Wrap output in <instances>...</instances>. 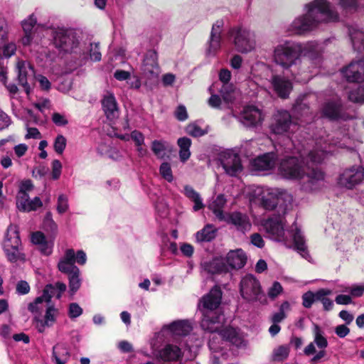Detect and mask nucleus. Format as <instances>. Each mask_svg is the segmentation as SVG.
Listing matches in <instances>:
<instances>
[{
    "mask_svg": "<svg viewBox=\"0 0 364 364\" xmlns=\"http://www.w3.org/2000/svg\"><path fill=\"white\" fill-rule=\"evenodd\" d=\"M331 152V144L326 140L317 139L312 149L299 153V158L289 156L282 159L278 167L279 173L284 178L302 180L303 188L306 191L316 190L323 179V174L320 170L305 165V161L319 164Z\"/></svg>",
    "mask_w": 364,
    "mask_h": 364,
    "instance_id": "1",
    "label": "nucleus"
},
{
    "mask_svg": "<svg viewBox=\"0 0 364 364\" xmlns=\"http://www.w3.org/2000/svg\"><path fill=\"white\" fill-rule=\"evenodd\" d=\"M346 13H353L364 9V0H335ZM306 14L296 18L289 26L292 34H303L316 28L321 23L336 21L337 11L329 0H314L305 5Z\"/></svg>",
    "mask_w": 364,
    "mask_h": 364,
    "instance_id": "2",
    "label": "nucleus"
},
{
    "mask_svg": "<svg viewBox=\"0 0 364 364\" xmlns=\"http://www.w3.org/2000/svg\"><path fill=\"white\" fill-rule=\"evenodd\" d=\"M221 299L222 291L217 286L200 299L198 308L202 314L200 326L204 331L215 332L223 323L224 316L219 309Z\"/></svg>",
    "mask_w": 364,
    "mask_h": 364,
    "instance_id": "3",
    "label": "nucleus"
},
{
    "mask_svg": "<svg viewBox=\"0 0 364 364\" xmlns=\"http://www.w3.org/2000/svg\"><path fill=\"white\" fill-rule=\"evenodd\" d=\"M301 45L285 41L274 47L273 61L284 69H289L299 61Z\"/></svg>",
    "mask_w": 364,
    "mask_h": 364,
    "instance_id": "4",
    "label": "nucleus"
},
{
    "mask_svg": "<svg viewBox=\"0 0 364 364\" xmlns=\"http://www.w3.org/2000/svg\"><path fill=\"white\" fill-rule=\"evenodd\" d=\"M271 133L283 136L287 144L291 143V135L298 129L297 124L286 110H279L274 114L269 125Z\"/></svg>",
    "mask_w": 364,
    "mask_h": 364,
    "instance_id": "5",
    "label": "nucleus"
},
{
    "mask_svg": "<svg viewBox=\"0 0 364 364\" xmlns=\"http://www.w3.org/2000/svg\"><path fill=\"white\" fill-rule=\"evenodd\" d=\"M53 44L59 51L81 54L82 45L77 33L73 29L59 28L53 31Z\"/></svg>",
    "mask_w": 364,
    "mask_h": 364,
    "instance_id": "6",
    "label": "nucleus"
},
{
    "mask_svg": "<svg viewBox=\"0 0 364 364\" xmlns=\"http://www.w3.org/2000/svg\"><path fill=\"white\" fill-rule=\"evenodd\" d=\"M229 35L233 38V43L238 52L247 53L256 47L255 35L250 30L237 27L229 31Z\"/></svg>",
    "mask_w": 364,
    "mask_h": 364,
    "instance_id": "7",
    "label": "nucleus"
},
{
    "mask_svg": "<svg viewBox=\"0 0 364 364\" xmlns=\"http://www.w3.org/2000/svg\"><path fill=\"white\" fill-rule=\"evenodd\" d=\"M66 285L63 282H58L54 285L47 284L41 296L37 297L35 301L28 306V310L32 313L38 314L43 308V304H49L52 297L55 296L60 299L62 294L66 290Z\"/></svg>",
    "mask_w": 364,
    "mask_h": 364,
    "instance_id": "8",
    "label": "nucleus"
},
{
    "mask_svg": "<svg viewBox=\"0 0 364 364\" xmlns=\"http://www.w3.org/2000/svg\"><path fill=\"white\" fill-rule=\"evenodd\" d=\"M240 294L243 299L249 301L264 299L259 282L252 274H247L242 279Z\"/></svg>",
    "mask_w": 364,
    "mask_h": 364,
    "instance_id": "9",
    "label": "nucleus"
},
{
    "mask_svg": "<svg viewBox=\"0 0 364 364\" xmlns=\"http://www.w3.org/2000/svg\"><path fill=\"white\" fill-rule=\"evenodd\" d=\"M267 73H270L271 75L269 78L266 79V82L262 83V86L267 89L266 84H268L279 97L287 98L292 90L291 82L283 75L273 73L269 67ZM267 75H268V73H267Z\"/></svg>",
    "mask_w": 364,
    "mask_h": 364,
    "instance_id": "10",
    "label": "nucleus"
},
{
    "mask_svg": "<svg viewBox=\"0 0 364 364\" xmlns=\"http://www.w3.org/2000/svg\"><path fill=\"white\" fill-rule=\"evenodd\" d=\"M16 69L17 71V80L22 86L28 95L31 90L29 83L35 79V70L30 62L23 60H18L16 63Z\"/></svg>",
    "mask_w": 364,
    "mask_h": 364,
    "instance_id": "11",
    "label": "nucleus"
},
{
    "mask_svg": "<svg viewBox=\"0 0 364 364\" xmlns=\"http://www.w3.org/2000/svg\"><path fill=\"white\" fill-rule=\"evenodd\" d=\"M364 179V169L361 166H353L345 170L339 177L338 183L345 188L352 189Z\"/></svg>",
    "mask_w": 364,
    "mask_h": 364,
    "instance_id": "12",
    "label": "nucleus"
},
{
    "mask_svg": "<svg viewBox=\"0 0 364 364\" xmlns=\"http://www.w3.org/2000/svg\"><path fill=\"white\" fill-rule=\"evenodd\" d=\"M224 26L223 19L217 20L212 26L210 36L208 41L206 55L213 56L221 48L222 32Z\"/></svg>",
    "mask_w": 364,
    "mask_h": 364,
    "instance_id": "13",
    "label": "nucleus"
},
{
    "mask_svg": "<svg viewBox=\"0 0 364 364\" xmlns=\"http://www.w3.org/2000/svg\"><path fill=\"white\" fill-rule=\"evenodd\" d=\"M303 54L306 58L302 61V65L306 67L312 63L314 67H317L321 63V47L315 41L308 42L304 46L301 45L300 55Z\"/></svg>",
    "mask_w": 364,
    "mask_h": 364,
    "instance_id": "14",
    "label": "nucleus"
},
{
    "mask_svg": "<svg viewBox=\"0 0 364 364\" xmlns=\"http://www.w3.org/2000/svg\"><path fill=\"white\" fill-rule=\"evenodd\" d=\"M262 226L269 236L277 241H284V223L281 216H274L264 220Z\"/></svg>",
    "mask_w": 364,
    "mask_h": 364,
    "instance_id": "15",
    "label": "nucleus"
},
{
    "mask_svg": "<svg viewBox=\"0 0 364 364\" xmlns=\"http://www.w3.org/2000/svg\"><path fill=\"white\" fill-rule=\"evenodd\" d=\"M255 200L266 210H273L277 205L278 198L272 190L257 187L254 191Z\"/></svg>",
    "mask_w": 364,
    "mask_h": 364,
    "instance_id": "16",
    "label": "nucleus"
},
{
    "mask_svg": "<svg viewBox=\"0 0 364 364\" xmlns=\"http://www.w3.org/2000/svg\"><path fill=\"white\" fill-rule=\"evenodd\" d=\"M236 117L247 127H255L263 121L261 110L255 106L245 107L240 115Z\"/></svg>",
    "mask_w": 364,
    "mask_h": 364,
    "instance_id": "17",
    "label": "nucleus"
},
{
    "mask_svg": "<svg viewBox=\"0 0 364 364\" xmlns=\"http://www.w3.org/2000/svg\"><path fill=\"white\" fill-rule=\"evenodd\" d=\"M221 164L225 172L230 176H236L242 170L241 160L238 154L228 151L221 156Z\"/></svg>",
    "mask_w": 364,
    "mask_h": 364,
    "instance_id": "18",
    "label": "nucleus"
},
{
    "mask_svg": "<svg viewBox=\"0 0 364 364\" xmlns=\"http://www.w3.org/2000/svg\"><path fill=\"white\" fill-rule=\"evenodd\" d=\"M341 72L348 82H362L364 80V60L352 62Z\"/></svg>",
    "mask_w": 364,
    "mask_h": 364,
    "instance_id": "19",
    "label": "nucleus"
},
{
    "mask_svg": "<svg viewBox=\"0 0 364 364\" xmlns=\"http://www.w3.org/2000/svg\"><path fill=\"white\" fill-rule=\"evenodd\" d=\"M143 74L149 78L156 77L159 74L157 63V53L154 50H149L142 63Z\"/></svg>",
    "mask_w": 364,
    "mask_h": 364,
    "instance_id": "20",
    "label": "nucleus"
},
{
    "mask_svg": "<svg viewBox=\"0 0 364 364\" xmlns=\"http://www.w3.org/2000/svg\"><path fill=\"white\" fill-rule=\"evenodd\" d=\"M225 221L232 225L237 230L245 232L250 230L252 224L246 214L240 212H233L225 217Z\"/></svg>",
    "mask_w": 364,
    "mask_h": 364,
    "instance_id": "21",
    "label": "nucleus"
},
{
    "mask_svg": "<svg viewBox=\"0 0 364 364\" xmlns=\"http://www.w3.org/2000/svg\"><path fill=\"white\" fill-rule=\"evenodd\" d=\"M75 251L73 249H68L64 256L60 259L58 268L60 272L67 274L79 272V268L75 265Z\"/></svg>",
    "mask_w": 364,
    "mask_h": 364,
    "instance_id": "22",
    "label": "nucleus"
},
{
    "mask_svg": "<svg viewBox=\"0 0 364 364\" xmlns=\"http://www.w3.org/2000/svg\"><path fill=\"white\" fill-rule=\"evenodd\" d=\"M275 164L276 155L272 152L259 156L252 161L253 169L259 171L272 170Z\"/></svg>",
    "mask_w": 364,
    "mask_h": 364,
    "instance_id": "23",
    "label": "nucleus"
},
{
    "mask_svg": "<svg viewBox=\"0 0 364 364\" xmlns=\"http://www.w3.org/2000/svg\"><path fill=\"white\" fill-rule=\"evenodd\" d=\"M58 310L54 306L50 305L47 307L44 319L35 318L36 327L40 333L44 332L46 328L51 327L56 321L58 316Z\"/></svg>",
    "mask_w": 364,
    "mask_h": 364,
    "instance_id": "24",
    "label": "nucleus"
},
{
    "mask_svg": "<svg viewBox=\"0 0 364 364\" xmlns=\"http://www.w3.org/2000/svg\"><path fill=\"white\" fill-rule=\"evenodd\" d=\"M102 106L108 119L113 120L119 117L118 105L112 93H107L104 96L102 100Z\"/></svg>",
    "mask_w": 364,
    "mask_h": 364,
    "instance_id": "25",
    "label": "nucleus"
},
{
    "mask_svg": "<svg viewBox=\"0 0 364 364\" xmlns=\"http://www.w3.org/2000/svg\"><path fill=\"white\" fill-rule=\"evenodd\" d=\"M247 262V256L241 249L230 251L226 257V265L230 269H241Z\"/></svg>",
    "mask_w": 364,
    "mask_h": 364,
    "instance_id": "26",
    "label": "nucleus"
},
{
    "mask_svg": "<svg viewBox=\"0 0 364 364\" xmlns=\"http://www.w3.org/2000/svg\"><path fill=\"white\" fill-rule=\"evenodd\" d=\"M183 356L181 348L172 344H167L159 351V357L165 362L178 361Z\"/></svg>",
    "mask_w": 364,
    "mask_h": 364,
    "instance_id": "27",
    "label": "nucleus"
},
{
    "mask_svg": "<svg viewBox=\"0 0 364 364\" xmlns=\"http://www.w3.org/2000/svg\"><path fill=\"white\" fill-rule=\"evenodd\" d=\"M217 339H218V337L213 336L208 343L209 348L212 351L211 360L213 364H223V361L227 360L228 353L225 349V346H218Z\"/></svg>",
    "mask_w": 364,
    "mask_h": 364,
    "instance_id": "28",
    "label": "nucleus"
},
{
    "mask_svg": "<svg viewBox=\"0 0 364 364\" xmlns=\"http://www.w3.org/2000/svg\"><path fill=\"white\" fill-rule=\"evenodd\" d=\"M22 247L18 228L15 225H9L4 241V250H10L14 247Z\"/></svg>",
    "mask_w": 364,
    "mask_h": 364,
    "instance_id": "29",
    "label": "nucleus"
},
{
    "mask_svg": "<svg viewBox=\"0 0 364 364\" xmlns=\"http://www.w3.org/2000/svg\"><path fill=\"white\" fill-rule=\"evenodd\" d=\"M151 149L154 154L160 159L168 157L173 151L172 145L165 140H154Z\"/></svg>",
    "mask_w": 364,
    "mask_h": 364,
    "instance_id": "30",
    "label": "nucleus"
},
{
    "mask_svg": "<svg viewBox=\"0 0 364 364\" xmlns=\"http://www.w3.org/2000/svg\"><path fill=\"white\" fill-rule=\"evenodd\" d=\"M43 206V203L39 197H35L33 199L30 196L16 200V207L22 212L35 211Z\"/></svg>",
    "mask_w": 364,
    "mask_h": 364,
    "instance_id": "31",
    "label": "nucleus"
},
{
    "mask_svg": "<svg viewBox=\"0 0 364 364\" xmlns=\"http://www.w3.org/2000/svg\"><path fill=\"white\" fill-rule=\"evenodd\" d=\"M201 267L210 274L228 272V267L223 258H214L210 261H205L201 264Z\"/></svg>",
    "mask_w": 364,
    "mask_h": 364,
    "instance_id": "32",
    "label": "nucleus"
},
{
    "mask_svg": "<svg viewBox=\"0 0 364 364\" xmlns=\"http://www.w3.org/2000/svg\"><path fill=\"white\" fill-rule=\"evenodd\" d=\"M70 358V352L64 344L58 343L53 348L52 359L55 364H66Z\"/></svg>",
    "mask_w": 364,
    "mask_h": 364,
    "instance_id": "33",
    "label": "nucleus"
},
{
    "mask_svg": "<svg viewBox=\"0 0 364 364\" xmlns=\"http://www.w3.org/2000/svg\"><path fill=\"white\" fill-rule=\"evenodd\" d=\"M341 103L340 100L327 102L322 108L323 114L331 119L341 118Z\"/></svg>",
    "mask_w": 364,
    "mask_h": 364,
    "instance_id": "34",
    "label": "nucleus"
},
{
    "mask_svg": "<svg viewBox=\"0 0 364 364\" xmlns=\"http://www.w3.org/2000/svg\"><path fill=\"white\" fill-rule=\"evenodd\" d=\"M168 329L176 336H186L193 329L191 323L186 320L174 321L168 326Z\"/></svg>",
    "mask_w": 364,
    "mask_h": 364,
    "instance_id": "35",
    "label": "nucleus"
},
{
    "mask_svg": "<svg viewBox=\"0 0 364 364\" xmlns=\"http://www.w3.org/2000/svg\"><path fill=\"white\" fill-rule=\"evenodd\" d=\"M82 59H87L88 57L93 61H100L101 60V53L100 52L98 43H89V45H82L81 54H79Z\"/></svg>",
    "mask_w": 364,
    "mask_h": 364,
    "instance_id": "36",
    "label": "nucleus"
},
{
    "mask_svg": "<svg viewBox=\"0 0 364 364\" xmlns=\"http://www.w3.org/2000/svg\"><path fill=\"white\" fill-rule=\"evenodd\" d=\"M293 240L296 250L302 256V257L308 259L309 254L307 250L304 237L299 229L295 228V232L293 235Z\"/></svg>",
    "mask_w": 364,
    "mask_h": 364,
    "instance_id": "37",
    "label": "nucleus"
},
{
    "mask_svg": "<svg viewBox=\"0 0 364 364\" xmlns=\"http://www.w3.org/2000/svg\"><path fill=\"white\" fill-rule=\"evenodd\" d=\"M225 203L226 199L223 195L220 194L209 205V208L213 212L217 218L221 221L225 220V217L223 214V208Z\"/></svg>",
    "mask_w": 364,
    "mask_h": 364,
    "instance_id": "38",
    "label": "nucleus"
},
{
    "mask_svg": "<svg viewBox=\"0 0 364 364\" xmlns=\"http://www.w3.org/2000/svg\"><path fill=\"white\" fill-rule=\"evenodd\" d=\"M177 144L180 148V159L181 161L185 162L191 156L190 147L191 146V140L188 137H181L178 139Z\"/></svg>",
    "mask_w": 364,
    "mask_h": 364,
    "instance_id": "39",
    "label": "nucleus"
},
{
    "mask_svg": "<svg viewBox=\"0 0 364 364\" xmlns=\"http://www.w3.org/2000/svg\"><path fill=\"white\" fill-rule=\"evenodd\" d=\"M184 193L186 197L194 203L193 210L198 211L204 207L200 194L196 192L191 186H186L184 187Z\"/></svg>",
    "mask_w": 364,
    "mask_h": 364,
    "instance_id": "40",
    "label": "nucleus"
},
{
    "mask_svg": "<svg viewBox=\"0 0 364 364\" xmlns=\"http://www.w3.org/2000/svg\"><path fill=\"white\" fill-rule=\"evenodd\" d=\"M220 337H223L224 338V340H223L222 345H224L228 341L237 346H240L242 343L241 338L238 336L236 331L232 328H228L223 330L221 332Z\"/></svg>",
    "mask_w": 364,
    "mask_h": 364,
    "instance_id": "41",
    "label": "nucleus"
},
{
    "mask_svg": "<svg viewBox=\"0 0 364 364\" xmlns=\"http://www.w3.org/2000/svg\"><path fill=\"white\" fill-rule=\"evenodd\" d=\"M198 242H210L215 237V229L211 225H207L198 231L196 235Z\"/></svg>",
    "mask_w": 364,
    "mask_h": 364,
    "instance_id": "42",
    "label": "nucleus"
},
{
    "mask_svg": "<svg viewBox=\"0 0 364 364\" xmlns=\"http://www.w3.org/2000/svg\"><path fill=\"white\" fill-rule=\"evenodd\" d=\"M7 259L11 262H16L18 261H24L25 255L23 252V247H14L11 250H4Z\"/></svg>",
    "mask_w": 364,
    "mask_h": 364,
    "instance_id": "43",
    "label": "nucleus"
},
{
    "mask_svg": "<svg viewBox=\"0 0 364 364\" xmlns=\"http://www.w3.org/2000/svg\"><path fill=\"white\" fill-rule=\"evenodd\" d=\"M34 188L32 181L29 179L22 181L19 185V190L16 196V200L26 198L29 196V193Z\"/></svg>",
    "mask_w": 364,
    "mask_h": 364,
    "instance_id": "44",
    "label": "nucleus"
},
{
    "mask_svg": "<svg viewBox=\"0 0 364 364\" xmlns=\"http://www.w3.org/2000/svg\"><path fill=\"white\" fill-rule=\"evenodd\" d=\"M314 343L319 348H325L328 346V341L323 336V332L320 327L315 324L314 326Z\"/></svg>",
    "mask_w": 364,
    "mask_h": 364,
    "instance_id": "45",
    "label": "nucleus"
},
{
    "mask_svg": "<svg viewBox=\"0 0 364 364\" xmlns=\"http://www.w3.org/2000/svg\"><path fill=\"white\" fill-rule=\"evenodd\" d=\"M69 288L72 295L80 289L81 286V279L80 278V271L68 275Z\"/></svg>",
    "mask_w": 364,
    "mask_h": 364,
    "instance_id": "46",
    "label": "nucleus"
},
{
    "mask_svg": "<svg viewBox=\"0 0 364 364\" xmlns=\"http://www.w3.org/2000/svg\"><path fill=\"white\" fill-rule=\"evenodd\" d=\"M289 353V348L286 346H280L273 351V359L275 361H283L287 359Z\"/></svg>",
    "mask_w": 364,
    "mask_h": 364,
    "instance_id": "47",
    "label": "nucleus"
},
{
    "mask_svg": "<svg viewBox=\"0 0 364 364\" xmlns=\"http://www.w3.org/2000/svg\"><path fill=\"white\" fill-rule=\"evenodd\" d=\"M69 209L68 198L65 194H60L57 199L56 210L59 214H63Z\"/></svg>",
    "mask_w": 364,
    "mask_h": 364,
    "instance_id": "48",
    "label": "nucleus"
},
{
    "mask_svg": "<svg viewBox=\"0 0 364 364\" xmlns=\"http://www.w3.org/2000/svg\"><path fill=\"white\" fill-rule=\"evenodd\" d=\"M352 44L355 50L359 52L364 50V33L358 32L351 36Z\"/></svg>",
    "mask_w": 364,
    "mask_h": 364,
    "instance_id": "49",
    "label": "nucleus"
},
{
    "mask_svg": "<svg viewBox=\"0 0 364 364\" xmlns=\"http://www.w3.org/2000/svg\"><path fill=\"white\" fill-rule=\"evenodd\" d=\"M43 228L47 231H50L52 232H55L58 229V225L55 222L53 219V215L50 212L46 213L45 218L43 219Z\"/></svg>",
    "mask_w": 364,
    "mask_h": 364,
    "instance_id": "50",
    "label": "nucleus"
},
{
    "mask_svg": "<svg viewBox=\"0 0 364 364\" xmlns=\"http://www.w3.org/2000/svg\"><path fill=\"white\" fill-rule=\"evenodd\" d=\"M159 172L161 176L167 181L171 182L173 180L171 167L168 163H162L159 168Z\"/></svg>",
    "mask_w": 364,
    "mask_h": 364,
    "instance_id": "51",
    "label": "nucleus"
},
{
    "mask_svg": "<svg viewBox=\"0 0 364 364\" xmlns=\"http://www.w3.org/2000/svg\"><path fill=\"white\" fill-rule=\"evenodd\" d=\"M66 144L65 137L61 134L58 135L53 144L55 151L58 154H62L66 147Z\"/></svg>",
    "mask_w": 364,
    "mask_h": 364,
    "instance_id": "52",
    "label": "nucleus"
},
{
    "mask_svg": "<svg viewBox=\"0 0 364 364\" xmlns=\"http://www.w3.org/2000/svg\"><path fill=\"white\" fill-rule=\"evenodd\" d=\"M186 133L193 137L203 136L205 132L196 124H189L186 128Z\"/></svg>",
    "mask_w": 364,
    "mask_h": 364,
    "instance_id": "53",
    "label": "nucleus"
},
{
    "mask_svg": "<svg viewBox=\"0 0 364 364\" xmlns=\"http://www.w3.org/2000/svg\"><path fill=\"white\" fill-rule=\"evenodd\" d=\"M0 50H2L3 56L5 58H9L15 53L16 46L15 43L12 42L8 43V41H6L1 45Z\"/></svg>",
    "mask_w": 364,
    "mask_h": 364,
    "instance_id": "54",
    "label": "nucleus"
},
{
    "mask_svg": "<svg viewBox=\"0 0 364 364\" xmlns=\"http://www.w3.org/2000/svg\"><path fill=\"white\" fill-rule=\"evenodd\" d=\"M348 98L354 102H364V87H359L357 90L351 91Z\"/></svg>",
    "mask_w": 364,
    "mask_h": 364,
    "instance_id": "55",
    "label": "nucleus"
},
{
    "mask_svg": "<svg viewBox=\"0 0 364 364\" xmlns=\"http://www.w3.org/2000/svg\"><path fill=\"white\" fill-rule=\"evenodd\" d=\"M37 23V19L33 14L31 15L27 19L22 22V27L25 33H30L34 26Z\"/></svg>",
    "mask_w": 364,
    "mask_h": 364,
    "instance_id": "56",
    "label": "nucleus"
},
{
    "mask_svg": "<svg viewBox=\"0 0 364 364\" xmlns=\"http://www.w3.org/2000/svg\"><path fill=\"white\" fill-rule=\"evenodd\" d=\"M62 170V164L58 159H55L52 162V178L57 180L60 178Z\"/></svg>",
    "mask_w": 364,
    "mask_h": 364,
    "instance_id": "57",
    "label": "nucleus"
},
{
    "mask_svg": "<svg viewBox=\"0 0 364 364\" xmlns=\"http://www.w3.org/2000/svg\"><path fill=\"white\" fill-rule=\"evenodd\" d=\"M82 314V309L77 303H71L69 306L68 314L70 318H75Z\"/></svg>",
    "mask_w": 364,
    "mask_h": 364,
    "instance_id": "58",
    "label": "nucleus"
},
{
    "mask_svg": "<svg viewBox=\"0 0 364 364\" xmlns=\"http://www.w3.org/2000/svg\"><path fill=\"white\" fill-rule=\"evenodd\" d=\"M282 291L280 283L274 282L272 286L268 290V296L272 299L276 298Z\"/></svg>",
    "mask_w": 364,
    "mask_h": 364,
    "instance_id": "59",
    "label": "nucleus"
},
{
    "mask_svg": "<svg viewBox=\"0 0 364 364\" xmlns=\"http://www.w3.org/2000/svg\"><path fill=\"white\" fill-rule=\"evenodd\" d=\"M52 120L57 126H65L68 123L66 117L58 112H55L52 115Z\"/></svg>",
    "mask_w": 364,
    "mask_h": 364,
    "instance_id": "60",
    "label": "nucleus"
},
{
    "mask_svg": "<svg viewBox=\"0 0 364 364\" xmlns=\"http://www.w3.org/2000/svg\"><path fill=\"white\" fill-rule=\"evenodd\" d=\"M303 306L306 308H310L315 301V297L312 291L305 293L302 296Z\"/></svg>",
    "mask_w": 364,
    "mask_h": 364,
    "instance_id": "61",
    "label": "nucleus"
},
{
    "mask_svg": "<svg viewBox=\"0 0 364 364\" xmlns=\"http://www.w3.org/2000/svg\"><path fill=\"white\" fill-rule=\"evenodd\" d=\"M30 291V286L28 283L26 281L21 280L18 282L16 284V292L18 294H26Z\"/></svg>",
    "mask_w": 364,
    "mask_h": 364,
    "instance_id": "62",
    "label": "nucleus"
},
{
    "mask_svg": "<svg viewBox=\"0 0 364 364\" xmlns=\"http://www.w3.org/2000/svg\"><path fill=\"white\" fill-rule=\"evenodd\" d=\"M131 139L134 141L136 146L143 145L144 144V136L139 131L134 130L130 134Z\"/></svg>",
    "mask_w": 364,
    "mask_h": 364,
    "instance_id": "63",
    "label": "nucleus"
},
{
    "mask_svg": "<svg viewBox=\"0 0 364 364\" xmlns=\"http://www.w3.org/2000/svg\"><path fill=\"white\" fill-rule=\"evenodd\" d=\"M175 117L179 121H185L188 119L186 108L183 105H179L175 111Z\"/></svg>",
    "mask_w": 364,
    "mask_h": 364,
    "instance_id": "64",
    "label": "nucleus"
}]
</instances>
